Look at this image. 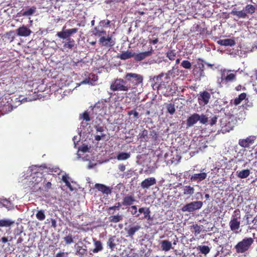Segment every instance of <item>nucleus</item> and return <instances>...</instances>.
Masks as SVG:
<instances>
[{
	"label": "nucleus",
	"mask_w": 257,
	"mask_h": 257,
	"mask_svg": "<svg viewBox=\"0 0 257 257\" xmlns=\"http://www.w3.org/2000/svg\"><path fill=\"white\" fill-rule=\"evenodd\" d=\"M231 14L233 16H236L239 18H245L246 17V13L242 11H237L235 10H233Z\"/></svg>",
	"instance_id": "58836bf2"
},
{
	"label": "nucleus",
	"mask_w": 257,
	"mask_h": 257,
	"mask_svg": "<svg viewBox=\"0 0 257 257\" xmlns=\"http://www.w3.org/2000/svg\"><path fill=\"white\" fill-rule=\"evenodd\" d=\"M127 114L130 116L133 115V118L136 119L139 117V114L136 109L132 110L127 112Z\"/></svg>",
	"instance_id": "49530a36"
},
{
	"label": "nucleus",
	"mask_w": 257,
	"mask_h": 257,
	"mask_svg": "<svg viewBox=\"0 0 257 257\" xmlns=\"http://www.w3.org/2000/svg\"><path fill=\"white\" fill-rule=\"evenodd\" d=\"M51 224L52 227L54 228L56 227V221L55 219H52Z\"/></svg>",
	"instance_id": "69168bd1"
},
{
	"label": "nucleus",
	"mask_w": 257,
	"mask_h": 257,
	"mask_svg": "<svg viewBox=\"0 0 257 257\" xmlns=\"http://www.w3.org/2000/svg\"><path fill=\"white\" fill-rule=\"evenodd\" d=\"M250 171L249 169H244L236 172L237 176L240 179H244L249 176Z\"/></svg>",
	"instance_id": "c85d7f7f"
},
{
	"label": "nucleus",
	"mask_w": 257,
	"mask_h": 257,
	"mask_svg": "<svg viewBox=\"0 0 257 257\" xmlns=\"http://www.w3.org/2000/svg\"><path fill=\"white\" fill-rule=\"evenodd\" d=\"M95 188H96L98 191L101 192L103 194L109 195L112 192V188L107 186L104 184L96 183L95 184Z\"/></svg>",
	"instance_id": "2eb2a0df"
},
{
	"label": "nucleus",
	"mask_w": 257,
	"mask_h": 257,
	"mask_svg": "<svg viewBox=\"0 0 257 257\" xmlns=\"http://www.w3.org/2000/svg\"><path fill=\"white\" fill-rule=\"evenodd\" d=\"M15 223V221L10 219L0 220V227H10Z\"/></svg>",
	"instance_id": "f704fd0d"
},
{
	"label": "nucleus",
	"mask_w": 257,
	"mask_h": 257,
	"mask_svg": "<svg viewBox=\"0 0 257 257\" xmlns=\"http://www.w3.org/2000/svg\"><path fill=\"white\" fill-rule=\"evenodd\" d=\"M110 21L109 20H102L99 22V25L100 27H107L110 24Z\"/></svg>",
	"instance_id": "5fc2aeb1"
},
{
	"label": "nucleus",
	"mask_w": 257,
	"mask_h": 257,
	"mask_svg": "<svg viewBox=\"0 0 257 257\" xmlns=\"http://www.w3.org/2000/svg\"><path fill=\"white\" fill-rule=\"evenodd\" d=\"M123 219V215L119 214L110 216L108 218L109 221L111 223H116Z\"/></svg>",
	"instance_id": "7c9ffc66"
},
{
	"label": "nucleus",
	"mask_w": 257,
	"mask_h": 257,
	"mask_svg": "<svg viewBox=\"0 0 257 257\" xmlns=\"http://www.w3.org/2000/svg\"><path fill=\"white\" fill-rule=\"evenodd\" d=\"M101 136H99V135H96L95 136V140L98 141H100L101 140Z\"/></svg>",
	"instance_id": "774afa93"
},
{
	"label": "nucleus",
	"mask_w": 257,
	"mask_h": 257,
	"mask_svg": "<svg viewBox=\"0 0 257 257\" xmlns=\"http://www.w3.org/2000/svg\"><path fill=\"white\" fill-rule=\"evenodd\" d=\"M36 11V8L32 7L29 9L24 11L22 10L18 14L20 16H30L33 15Z\"/></svg>",
	"instance_id": "bb28decb"
},
{
	"label": "nucleus",
	"mask_w": 257,
	"mask_h": 257,
	"mask_svg": "<svg viewBox=\"0 0 257 257\" xmlns=\"http://www.w3.org/2000/svg\"><path fill=\"white\" fill-rule=\"evenodd\" d=\"M244 10L247 13L252 14L255 12L256 8L252 5H247L245 7Z\"/></svg>",
	"instance_id": "a19ab883"
},
{
	"label": "nucleus",
	"mask_w": 257,
	"mask_h": 257,
	"mask_svg": "<svg viewBox=\"0 0 257 257\" xmlns=\"http://www.w3.org/2000/svg\"><path fill=\"white\" fill-rule=\"evenodd\" d=\"M94 117V115L89 108L79 115V119L80 120H85L86 122L89 121L91 118ZM87 124H88V123H87Z\"/></svg>",
	"instance_id": "aec40b11"
},
{
	"label": "nucleus",
	"mask_w": 257,
	"mask_h": 257,
	"mask_svg": "<svg viewBox=\"0 0 257 257\" xmlns=\"http://www.w3.org/2000/svg\"><path fill=\"white\" fill-rule=\"evenodd\" d=\"M163 76H164V73H162L158 76H154L153 78V80L154 81L160 80Z\"/></svg>",
	"instance_id": "13d9d810"
},
{
	"label": "nucleus",
	"mask_w": 257,
	"mask_h": 257,
	"mask_svg": "<svg viewBox=\"0 0 257 257\" xmlns=\"http://www.w3.org/2000/svg\"><path fill=\"white\" fill-rule=\"evenodd\" d=\"M105 104L103 102H98L94 106L89 108L94 116L96 115L102 116L105 114L103 108Z\"/></svg>",
	"instance_id": "0eeeda50"
},
{
	"label": "nucleus",
	"mask_w": 257,
	"mask_h": 257,
	"mask_svg": "<svg viewBox=\"0 0 257 257\" xmlns=\"http://www.w3.org/2000/svg\"><path fill=\"white\" fill-rule=\"evenodd\" d=\"M55 257H68V253L60 251L56 254Z\"/></svg>",
	"instance_id": "4d7b16f0"
},
{
	"label": "nucleus",
	"mask_w": 257,
	"mask_h": 257,
	"mask_svg": "<svg viewBox=\"0 0 257 257\" xmlns=\"http://www.w3.org/2000/svg\"><path fill=\"white\" fill-rule=\"evenodd\" d=\"M176 55V53L175 52V50H170L167 53V57L170 60H174L175 59Z\"/></svg>",
	"instance_id": "a18cd8bd"
},
{
	"label": "nucleus",
	"mask_w": 257,
	"mask_h": 257,
	"mask_svg": "<svg viewBox=\"0 0 257 257\" xmlns=\"http://www.w3.org/2000/svg\"><path fill=\"white\" fill-rule=\"evenodd\" d=\"M92 33L94 36L99 37L100 38L106 36V31H104L102 28H100V27L94 28L92 30Z\"/></svg>",
	"instance_id": "a878e982"
},
{
	"label": "nucleus",
	"mask_w": 257,
	"mask_h": 257,
	"mask_svg": "<svg viewBox=\"0 0 257 257\" xmlns=\"http://www.w3.org/2000/svg\"><path fill=\"white\" fill-rule=\"evenodd\" d=\"M156 184V180L154 177H150L145 179L141 183V187L143 189H148L150 187Z\"/></svg>",
	"instance_id": "a211bd4d"
},
{
	"label": "nucleus",
	"mask_w": 257,
	"mask_h": 257,
	"mask_svg": "<svg viewBox=\"0 0 257 257\" xmlns=\"http://www.w3.org/2000/svg\"><path fill=\"white\" fill-rule=\"evenodd\" d=\"M217 118V116L215 115L209 116L208 114L200 115L198 113H194L188 117L186 123L187 126L192 127L199 121L201 124L212 126L216 123Z\"/></svg>",
	"instance_id": "f257e3e1"
},
{
	"label": "nucleus",
	"mask_w": 257,
	"mask_h": 257,
	"mask_svg": "<svg viewBox=\"0 0 257 257\" xmlns=\"http://www.w3.org/2000/svg\"><path fill=\"white\" fill-rule=\"evenodd\" d=\"M251 156L253 158L257 159V147L256 148L254 149V152L251 153Z\"/></svg>",
	"instance_id": "e2e57ef3"
},
{
	"label": "nucleus",
	"mask_w": 257,
	"mask_h": 257,
	"mask_svg": "<svg viewBox=\"0 0 257 257\" xmlns=\"http://www.w3.org/2000/svg\"><path fill=\"white\" fill-rule=\"evenodd\" d=\"M36 216L39 220H44L46 217L44 211L43 210H38L36 214Z\"/></svg>",
	"instance_id": "37998d69"
},
{
	"label": "nucleus",
	"mask_w": 257,
	"mask_h": 257,
	"mask_svg": "<svg viewBox=\"0 0 257 257\" xmlns=\"http://www.w3.org/2000/svg\"><path fill=\"white\" fill-rule=\"evenodd\" d=\"M134 173V171L132 169H130L125 172L123 174V176L125 178H130L133 176Z\"/></svg>",
	"instance_id": "603ef678"
},
{
	"label": "nucleus",
	"mask_w": 257,
	"mask_h": 257,
	"mask_svg": "<svg viewBox=\"0 0 257 257\" xmlns=\"http://www.w3.org/2000/svg\"><path fill=\"white\" fill-rule=\"evenodd\" d=\"M99 43L103 46L111 47L114 45L115 42L112 39L111 36L108 35L107 37L105 36L100 38Z\"/></svg>",
	"instance_id": "f8f14e48"
},
{
	"label": "nucleus",
	"mask_w": 257,
	"mask_h": 257,
	"mask_svg": "<svg viewBox=\"0 0 257 257\" xmlns=\"http://www.w3.org/2000/svg\"><path fill=\"white\" fill-rule=\"evenodd\" d=\"M181 66L185 69H190L191 68V63L187 60H184L181 63Z\"/></svg>",
	"instance_id": "3c124183"
},
{
	"label": "nucleus",
	"mask_w": 257,
	"mask_h": 257,
	"mask_svg": "<svg viewBox=\"0 0 257 257\" xmlns=\"http://www.w3.org/2000/svg\"><path fill=\"white\" fill-rule=\"evenodd\" d=\"M152 52L153 49L152 48H151V50L148 51L141 52L138 54L134 53V59L137 61H141L145 59L146 57L151 56L152 54Z\"/></svg>",
	"instance_id": "6ab92c4d"
},
{
	"label": "nucleus",
	"mask_w": 257,
	"mask_h": 257,
	"mask_svg": "<svg viewBox=\"0 0 257 257\" xmlns=\"http://www.w3.org/2000/svg\"><path fill=\"white\" fill-rule=\"evenodd\" d=\"M134 56V52L132 51H122L121 53L118 54L117 57L121 60H126Z\"/></svg>",
	"instance_id": "5701e85b"
},
{
	"label": "nucleus",
	"mask_w": 257,
	"mask_h": 257,
	"mask_svg": "<svg viewBox=\"0 0 257 257\" xmlns=\"http://www.w3.org/2000/svg\"><path fill=\"white\" fill-rule=\"evenodd\" d=\"M254 242L252 237H244L234 246L237 253H244L247 251Z\"/></svg>",
	"instance_id": "7ed1b4c3"
},
{
	"label": "nucleus",
	"mask_w": 257,
	"mask_h": 257,
	"mask_svg": "<svg viewBox=\"0 0 257 257\" xmlns=\"http://www.w3.org/2000/svg\"><path fill=\"white\" fill-rule=\"evenodd\" d=\"M191 228H193V232L195 235H198L201 232V227L197 224H193L192 226H191Z\"/></svg>",
	"instance_id": "de8ad7c7"
},
{
	"label": "nucleus",
	"mask_w": 257,
	"mask_h": 257,
	"mask_svg": "<svg viewBox=\"0 0 257 257\" xmlns=\"http://www.w3.org/2000/svg\"><path fill=\"white\" fill-rule=\"evenodd\" d=\"M124 78L127 85L131 86V90L136 88L143 81V76L140 74L134 73H126Z\"/></svg>",
	"instance_id": "f03ea898"
},
{
	"label": "nucleus",
	"mask_w": 257,
	"mask_h": 257,
	"mask_svg": "<svg viewBox=\"0 0 257 257\" xmlns=\"http://www.w3.org/2000/svg\"><path fill=\"white\" fill-rule=\"evenodd\" d=\"M210 96V93L207 91L201 93L198 97L199 104L203 106L206 105L209 102Z\"/></svg>",
	"instance_id": "dca6fc26"
},
{
	"label": "nucleus",
	"mask_w": 257,
	"mask_h": 257,
	"mask_svg": "<svg viewBox=\"0 0 257 257\" xmlns=\"http://www.w3.org/2000/svg\"><path fill=\"white\" fill-rule=\"evenodd\" d=\"M76 254L79 257H84L86 256L87 254V249L86 245L83 244L82 246H77Z\"/></svg>",
	"instance_id": "4be33fe9"
},
{
	"label": "nucleus",
	"mask_w": 257,
	"mask_h": 257,
	"mask_svg": "<svg viewBox=\"0 0 257 257\" xmlns=\"http://www.w3.org/2000/svg\"><path fill=\"white\" fill-rule=\"evenodd\" d=\"M13 106L11 105H7L4 106L1 110V113L2 114H5L9 112H11L13 110Z\"/></svg>",
	"instance_id": "79ce46f5"
},
{
	"label": "nucleus",
	"mask_w": 257,
	"mask_h": 257,
	"mask_svg": "<svg viewBox=\"0 0 257 257\" xmlns=\"http://www.w3.org/2000/svg\"><path fill=\"white\" fill-rule=\"evenodd\" d=\"M94 248L92 250V251L94 253H98L102 251L103 249L102 244L99 240H97L96 239H93Z\"/></svg>",
	"instance_id": "393cba45"
},
{
	"label": "nucleus",
	"mask_w": 257,
	"mask_h": 257,
	"mask_svg": "<svg viewBox=\"0 0 257 257\" xmlns=\"http://www.w3.org/2000/svg\"><path fill=\"white\" fill-rule=\"evenodd\" d=\"M161 247L163 250L167 251L171 249L172 248V243L170 241L164 240H162L160 242Z\"/></svg>",
	"instance_id": "c756f323"
},
{
	"label": "nucleus",
	"mask_w": 257,
	"mask_h": 257,
	"mask_svg": "<svg viewBox=\"0 0 257 257\" xmlns=\"http://www.w3.org/2000/svg\"><path fill=\"white\" fill-rule=\"evenodd\" d=\"M64 240L65 242V243L67 244H69L73 242V238L71 234H69L68 235L65 236L64 238Z\"/></svg>",
	"instance_id": "8fccbe9b"
},
{
	"label": "nucleus",
	"mask_w": 257,
	"mask_h": 257,
	"mask_svg": "<svg viewBox=\"0 0 257 257\" xmlns=\"http://www.w3.org/2000/svg\"><path fill=\"white\" fill-rule=\"evenodd\" d=\"M231 70L227 69L222 70L221 71V81H225L226 82H228L235 81L236 75L231 73Z\"/></svg>",
	"instance_id": "1a4fd4ad"
},
{
	"label": "nucleus",
	"mask_w": 257,
	"mask_h": 257,
	"mask_svg": "<svg viewBox=\"0 0 257 257\" xmlns=\"http://www.w3.org/2000/svg\"><path fill=\"white\" fill-rule=\"evenodd\" d=\"M118 169L121 172H124L125 170V166L123 164H120L118 166Z\"/></svg>",
	"instance_id": "052dcab7"
},
{
	"label": "nucleus",
	"mask_w": 257,
	"mask_h": 257,
	"mask_svg": "<svg viewBox=\"0 0 257 257\" xmlns=\"http://www.w3.org/2000/svg\"><path fill=\"white\" fill-rule=\"evenodd\" d=\"M256 139L254 136H250L245 139H240L238 141V144L241 147L246 148H248L250 145L253 144Z\"/></svg>",
	"instance_id": "ddd939ff"
},
{
	"label": "nucleus",
	"mask_w": 257,
	"mask_h": 257,
	"mask_svg": "<svg viewBox=\"0 0 257 257\" xmlns=\"http://www.w3.org/2000/svg\"><path fill=\"white\" fill-rule=\"evenodd\" d=\"M122 205L121 203L117 202L115 204L114 206H110L108 208V211H109L110 210H119V208L121 207V206Z\"/></svg>",
	"instance_id": "864d4df0"
},
{
	"label": "nucleus",
	"mask_w": 257,
	"mask_h": 257,
	"mask_svg": "<svg viewBox=\"0 0 257 257\" xmlns=\"http://www.w3.org/2000/svg\"><path fill=\"white\" fill-rule=\"evenodd\" d=\"M194 188L190 185L185 186L183 189V193L184 195H192L194 193Z\"/></svg>",
	"instance_id": "473e14b6"
},
{
	"label": "nucleus",
	"mask_w": 257,
	"mask_h": 257,
	"mask_svg": "<svg viewBox=\"0 0 257 257\" xmlns=\"http://www.w3.org/2000/svg\"><path fill=\"white\" fill-rule=\"evenodd\" d=\"M130 208L132 209L131 211V214L136 217H139L140 216L139 213H137V207L136 205H132Z\"/></svg>",
	"instance_id": "c03bdc74"
},
{
	"label": "nucleus",
	"mask_w": 257,
	"mask_h": 257,
	"mask_svg": "<svg viewBox=\"0 0 257 257\" xmlns=\"http://www.w3.org/2000/svg\"><path fill=\"white\" fill-rule=\"evenodd\" d=\"M89 148L87 145H83L81 147L79 148V151L83 152L85 153L88 151Z\"/></svg>",
	"instance_id": "6e6d98bb"
},
{
	"label": "nucleus",
	"mask_w": 257,
	"mask_h": 257,
	"mask_svg": "<svg viewBox=\"0 0 257 257\" xmlns=\"http://www.w3.org/2000/svg\"><path fill=\"white\" fill-rule=\"evenodd\" d=\"M218 44L222 46H232L235 44V41L231 39L220 40L217 41Z\"/></svg>",
	"instance_id": "cd10ccee"
},
{
	"label": "nucleus",
	"mask_w": 257,
	"mask_h": 257,
	"mask_svg": "<svg viewBox=\"0 0 257 257\" xmlns=\"http://www.w3.org/2000/svg\"><path fill=\"white\" fill-rule=\"evenodd\" d=\"M246 94L245 93H242L241 94H240L239 96H238V98H239V99L241 100V101L243 100V99H244L246 97Z\"/></svg>",
	"instance_id": "680f3d73"
},
{
	"label": "nucleus",
	"mask_w": 257,
	"mask_h": 257,
	"mask_svg": "<svg viewBox=\"0 0 257 257\" xmlns=\"http://www.w3.org/2000/svg\"><path fill=\"white\" fill-rule=\"evenodd\" d=\"M167 109L168 111L171 114H173L175 111L174 104L172 103H170L167 105Z\"/></svg>",
	"instance_id": "09e8293b"
},
{
	"label": "nucleus",
	"mask_w": 257,
	"mask_h": 257,
	"mask_svg": "<svg viewBox=\"0 0 257 257\" xmlns=\"http://www.w3.org/2000/svg\"><path fill=\"white\" fill-rule=\"evenodd\" d=\"M119 239L115 235H109L106 242L107 246L111 251H113L119 244Z\"/></svg>",
	"instance_id": "9b49d317"
},
{
	"label": "nucleus",
	"mask_w": 257,
	"mask_h": 257,
	"mask_svg": "<svg viewBox=\"0 0 257 257\" xmlns=\"http://www.w3.org/2000/svg\"><path fill=\"white\" fill-rule=\"evenodd\" d=\"M149 135L147 130H144L141 134H139V138L141 141H148Z\"/></svg>",
	"instance_id": "e433bc0d"
},
{
	"label": "nucleus",
	"mask_w": 257,
	"mask_h": 257,
	"mask_svg": "<svg viewBox=\"0 0 257 257\" xmlns=\"http://www.w3.org/2000/svg\"><path fill=\"white\" fill-rule=\"evenodd\" d=\"M141 228V226L139 225H131L125 228V230L127 234V236L133 237L135 233L139 231Z\"/></svg>",
	"instance_id": "f3484780"
},
{
	"label": "nucleus",
	"mask_w": 257,
	"mask_h": 257,
	"mask_svg": "<svg viewBox=\"0 0 257 257\" xmlns=\"http://www.w3.org/2000/svg\"><path fill=\"white\" fill-rule=\"evenodd\" d=\"M131 87L127 85L124 78H117L112 82L110 88L113 91H127L131 90Z\"/></svg>",
	"instance_id": "20e7f679"
},
{
	"label": "nucleus",
	"mask_w": 257,
	"mask_h": 257,
	"mask_svg": "<svg viewBox=\"0 0 257 257\" xmlns=\"http://www.w3.org/2000/svg\"><path fill=\"white\" fill-rule=\"evenodd\" d=\"M75 45V41L71 38L69 39H67L66 42L63 45V47L64 49H72Z\"/></svg>",
	"instance_id": "c9c22d12"
},
{
	"label": "nucleus",
	"mask_w": 257,
	"mask_h": 257,
	"mask_svg": "<svg viewBox=\"0 0 257 257\" xmlns=\"http://www.w3.org/2000/svg\"><path fill=\"white\" fill-rule=\"evenodd\" d=\"M241 102V100L239 99V98L237 97V98H236L235 99H234V103L235 105H238Z\"/></svg>",
	"instance_id": "0e129e2a"
},
{
	"label": "nucleus",
	"mask_w": 257,
	"mask_h": 257,
	"mask_svg": "<svg viewBox=\"0 0 257 257\" xmlns=\"http://www.w3.org/2000/svg\"><path fill=\"white\" fill-rule=\"evenodd\" d=\"M16 32L18 36L24 37H29L32 33L29 28L24 25L18 28Z\"/></svg>",
	"instance_id": "9d476101"
},
{
	"label": "nucleus",
	"mask_w": 257,
	"mask_h": 257,
	"mask_svg": "<svg viewBox=\"0 0 257 257\" xmlns=\"http://www.w3.org/2000/svg\"><path fill=\"white\" fill-rule=\"evenodd\" d=\"M69 177L67 175H65L62 176V180L65 183L66 186L70 189V190L72 191L73 188L69 181Z\"/></svg>",
	"instance_id": "ea45409f"
},
{
	"label": "nucleus",
	"mask_w": 257,
	"mask_h": 257,
	"mask_svg": "<svg viewBox=\"0 0 257 257\" xmlns=\"http://www.w3.org/2000/svg\"><path fill=\"white\" fill-rule=\"evenodd\" d=\"M139 214L143 213L144 217L142 219H147L148 220L151 219V211L148 207H141L139 209Z\"/></svg>",
	"instance_id": "b1692460"
},
{
	"label": "nucleus",
	"mask_w": 257,
	"mask_h": 257,
	"mask_svg": "<svg viewBox=\"0 0 257 257\" xmlns=\"http://www.w3.org/2000/svg\"><path fill=\"white\" fill-rule=\"evenodd\" d=\"M136 202V199L134 195H126L122 199L121 204L125 206H131Z\"/></svg>",
	"instance_id": "412c9836"
},
{
	"label": "nucleus",
	"mask_w": 257,
	"mask_h": 257,
	"mask_svg": "<svg viewBox=\"0 0 257 257\" xmlns=\"http://www.w3.org/2000/svg\"><path fill=\"white\" fill-rule=\"evenodd\" d=\"M2 241L3 243H6L8 241V239L6 237H3L2 238Z\"/></svg>",
	"instance_id": "338daca9"
},
{
	"label": "nucleus",
	"mask_w": 257,
	"mask_h": 257,
	"mask_svg": "<svg viewBox=\"0 0 257 257\" xmlns=\"http://www.w3.org/2000/svg\"><path fill=\"white\" fill-rule=\"evenodd\" d=\"M202 205L203 202L201 201H193L185 205L181 210L183 212H191L200 209Z\"/></svg>",
	"instance_id": "423d86ee"
},
{
	"label": "nucleus",
	"mask_w": 257,
	"mask_h": 257,
	"mask_svg": "<svg viewBox=\"0 0 257 257\" xmlns=\"http://www.w3.org/2000/svg\"><path fill=\"white\" fill-rule=\"evenodd\" d=\"M196 249L198 251H199V252L201 253L202 254L205 255H207L210 251V248L207 245H198L196 247Z\"/></svg>",
	"instance_id": "2f4dec72"
},
{
	"label": "nucleus",
	"mask_w": 257,
	"mask_h": 257,
	"mask_svg": "<svg viewBox=\"0 0 257 257\" xmlns=\"http://www.w3.org/2000/svg\"><path fill=\"white\" fill-rule=\"evenodd\" d=\"M158 140V134L154 131H150V133L149 134L148 141H151L152 142H156Z\"/></svg>",
	"instance_id": "4c0bfd02"
},
{
	"label": "nucleus",
	"mask_w": 257,
	"mask_h": 257,
	"mask_svg": "<svg viewBox=\"0 0 257 257\" xmlns=\"http://www.w3.org/2000/svg\"><path fill=\"white\" fill-rule=\"evenodd\" d=\"M78 29L72 28L70 29L64 30V28H63V30L61 32H57L56 36L59 38L63 39H71L70 36L73 34H75L78 32Z\"/></svg>",
	"instance_id": "6e6552de"
},
{
	"label": "nucleus",
	"mask_w": 257,
	"mask_h": 257,
	"mask_svg": "<svg viewBox=\"0 0 257 257\" xmlns=\"http://www.w3.org/2000/svg\"><path fill=\"white\" fill-rule=\"evenodd\" d=\"M240 211L239 209H235L231 216V219L229 222L230 229L232 231H235L240 228Z\"/></svg>",
	"instance_id": "39448f33"
},
{
	"label": "nucleus",
	"mask_w": 257,
	"mask_h": 257,
	"mask_svg": "<svg viewBox=\"0 0 257 257\" xmlns=\"http://www.w3.org/2000/svg\"><path fill=\"white\" fill-rule=\"evenodd\" d=\"M207 177V173L201 171L199 173H194L190 177V180L192 182L200 183L205 180Z\"/></svg>",
	"instance_id": "4468645a"
},
{
	"label": "nucleus",
	"mask_w": 257,
	"mask_h": 257,
	"mask_svg": "<svg viewBox=\"0 0 257 257\" xmlns=\"http://www.w3.org/2000/svg\"><path fill=\"white\" fill-rule=\"evenodd\" d=\"M130 157V153L121 152L117 154L116 159L118 161H124L129 159Z\"/></svg>",
	"instance_id": "72a5a7b5"
},
{
	"label": "nucleus",
	"mask_w": 257,
	"mask_h": 257,
	"mask_svg": "<svg viewBox=\"0 0 257 257\" xmlns=\"http://www.w3.org/2000/svg\"><path fill=\"white\" fill-rule=\"evenodd\" d=\"M52 184L51 182H48L44 185V188L46 191H48L51 188Z\"/></svg>",
	"instance_id": "bf43d9fd"
}]
</instances>
